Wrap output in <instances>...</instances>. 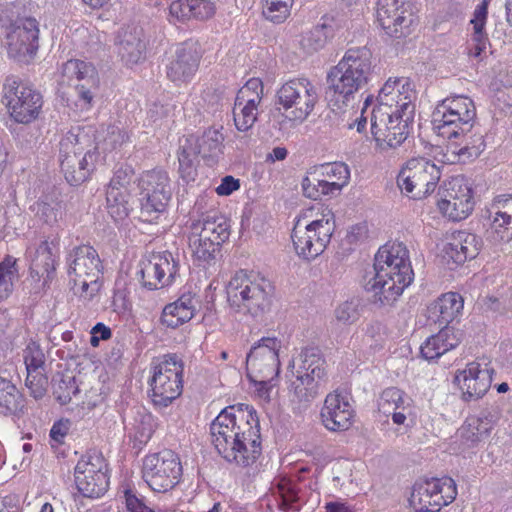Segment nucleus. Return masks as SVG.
<instances>
[{"label":"nucleus","instance_id":"4d7b16f0","mask_svg":"<svg viewBox=\"0 0 512 512\" xmlns=\"http://www.w3.org/2000/svg\"><path fill=\"white\" fill-rule=\"evenodd\" d=\"M489 433L488 427L480 423L479 419H476L474 416L468 417L461 428V437L472 444L480 442Z\"/></svg>","mask_w":512,"mask_h":512},{"label":"nucleus","instance_id":"bb28decb","mask_svg":"<svg viewBox=\"0 0 512 512\" xmlns=\"http://www.w3.org/2000/svg\"><path fill=\"white\" fill-rule=\"evenodd\" d=\"M377 21L390 37H405L414 22L411 3L409 0H378Z\"/></svg>","mask_w":512,"mask_h":512},{"label":"nucleus","instance_id":"b1692460","mask_svg":"<svg viewBox=\"0 0 512 512\" xmlns=\"http://www.w3.org/2000/svg\"><path fill=\"white\" fill-rule=\"evenodd\" d=\"M74 476L77 489L84 497L98 498L108 489L106 463L100 455L82 456L74 469Z\"/></svg>","mask_w":512,"mask_h":512},{"label":"nucleus","instance_id":"6e6d98bb","mask_svg":"<svg viewBox=\"0 0 512 512\" xmlns=\"http://www.w3.org/2000/svg\"><path fill=\"white\" fill-rule=\"evenodd\" d=\"M127 141H129V135L124 129L110 125L96 147L97 149L101 148L104 152L113 151L119 149Z\"/></svg>","mask_w":512,"mask_h":512},{"label":"nucleus","instance_id":"79ce46f5","mask_svg":"<svg viewBox=\"0 0 512 512\" xmlns=\"http://www.w3.org/2000/svg\"><path fill=\"white\" fill-rule=\"evenodd\" d=\"M22 407L23 397L16 385L9 377L0 375V414H15Z\"/></svg>","mask_w":512,"mask_h":512},{"label":"nucleus","instance_id":"cd10ccee","mask_svg":"<svg viewBox=\"0 0 512 512\" xmlns=\"http://www.w3.org/2000/svg\"><path fill=\"white\" fill-rule=\"evenodd\" d=\"M320 415L328 430L346 431L353 423L354 410L346 396L334 391L326 396Z\"/></svg>","mask_w":512,"mask_h":512},{"label":"nucleus","instance_id":"aec40b11","mask_svg":"<svg viewBox=\"0 0 512 512\" xmlns=\"http://www.w3.org/2000/svg\"><path fill=\"white\" fill-rule=\"evenodd\" d=\"M416 97L414 86L408 78H389L379 91L375 110L392 111L393 114L413 119Z\"/></svg>","mask_w":512,"mask_h":512},{"label":"nucleus","instance_id":"680f3d73","mask_svg":"<svg viewBox=\"0 0 512 512\" xmlns=\"http://www.w3.org/2000/svg\"><path fill=\"white\" fill-rule=\"evenodd\" d=\"M133 178L134 172L130 167H120L114 172L108 188L130 191Z\"/></svg>","mask_w":512,"mask_h":512},{"label":"nucleus","instance_id":"0eeeda50","mask_svg":"<svg viewBox=\"0 0 512 512\" xmlns=\"http://www.w3.org/2000/svg\"><path fill=\"white\" fill-rule=\"evenodd\" d=\"M67 275L72 291L83 301H91L101 288L102 263L97 251L89 245L73 248L66 257Z\"/></svg>","mask_w":512,"mask_h":512},{"label":"nucleus","instance_id":"c85d7f7f","mask_svg":"<svg viewBox=\"0 0 512 512\" xmlns=\"http://www.w3.org/2000/svg\"><path fill=\"white\" fill-rule=\"evenodd\" d=\"M147 42L144 30L138 26L122 28L117 37V50L121 60L132 66L145 60Z\"/></svg>","mask_w":512,"mask_h":512},{"label":"nucleus","instance_id":"09e8293b","mask_svg":"<svg viewBox=\"0 0 512 512\" xmlns=\"http://www.w3.org/2000/svg\"><path fill=\"white\" fill-rule=\"evenodd\" d=\"M79 392L80 390L73 376L58 375L53 379V394L61 405L70 403Z\"/></svg>","mask_w":512,"mask_h":512},{"label":"nucleus","instance_id":"dca6fc26","mask_svg":"<svg viewBox=\"0 0 512 512\" xmlns=\"http://www.w3.org/2000/svg\"><path fill=\"white\" fill-rule=\"evenodd\" d=\"M439 168L430 160L419 157L408 160L397 176L402 192L421 199L432 193L440 179Z\"/></svg>","mask_w":512,"mask_h":512},{"label":"nucleus","instance_id":"1a4fd4ad","mask_svg":"<svg viewBox=\"0 0 512 512\" xmlns=\"http://www.w3.org/2000/svg\"><path fill=\"white\" fill-rule=\"evenodd\" d=\"M319 100L316 86L307 78L291 79L277 90L275 109L287 121L303 123Z\"/></svg>","mask_w":512,"mask_h":512},{"label":"nucleus","instance_id":"ddd939ff","mask_svg":"<svg viewBox=\"0 0 512 512\" xmlns=\"http://www.w3.org/2000/svg\"><path fill=\"white\" fill-rule=\"evenodd\" d=\"M183 371V363L176 354L163 356L153 367L150 396L154 405L167 407L181 395Z\"/></svg>","mask_w":512,"mask_h":512},{"label":"nucleus","instance_id":"20e7f679","mask_svg":"<svg viewBox=\"0 0 512 512\" xmlns=\"http://www.w3.org/2000/svg\"><path fill=\"white\" fill-rule=\"evenodd\" d=\"M9 4L0 8V28L3 46L9 58L20 64H29L39 49V22L31 16H19Z\"/></svg>","mask_w":512,"mask_h":512},{"label":"nucleus","instance_id":"e433bc0d","mask_svg":"<svg viewBox=\"0 0 512 512\" xmlns=\"http://www.w3.org/2000/svg\"><path fill=\"white\" fill-rule=\"evenodd\" d=\"M463 303L460 294L456 292L445 293L429 306V317L440 324H448L460 314Z\"/></svg>","mask_w":512,"mask_h":512},{"label":"nucleus","instance_id":"774afa93","mask_svg":"<svg viewBox=\"0 0 512 512\" xmlns=\"http://www.w3.org/2000/svg\"><path fill=\"white\" fill-rule=\"evenodd\" d=\"M240 187L239 180L232 176H225L221 184L216 188V192L221 196H228Z\"/></svg>","mask_w":512,"mask_h":512},{"label":"nucleus","instance_id":"4be33fe9","mask_svg":"<svg viewBox=\"0 0 512 512\" xmlns=\"http://www.w3.org/2000/svg\"><path fill=\"white\" fill-rule=\"evenodd\" d=\"M179 272V260L169 251L154 253L139 263L137 275L143 287L149 290L171 285Z\"/></svg>","mask_w":512,"mask_h":512},{"label":"nucleus","instance_id":"412c9836","mask_svg":"<svg viewBox=\"0 0 512 512\" xmlns=\"http://www.w3.org/2000/svg\"><path fill=\"white\" fill-rule=\"evenodd\" d=\"M413 119L393 114L392 111L373 109L371 113V133L381 150L395 149L407 138L408 127Z\"/></svg>","mask_w":512,"mask_h":512},{"label":"nucleus","instance_id":"3c124183","mask_svg":"<svg viewBox=\"0 0 512 512\" xmlns=\"http://www.w3.org/2000/svg\"><path fill=\"white\" fill-rule=\"evenodd\" d=\"M17 276V260L8 255L0 263V301L8 298L12 293L13 281Z\"/></svg>","mask_w":512,"mask_h":512},{"label":"nucleus","instance_id":"473e14b6","mask_svg":"<svg viewBox=\"0 0 512 512\" xmlns=\"http://www.w3.org/2000/svg\"><path fill=\"white\" fill-rule=\"evenodd\" d=\"M199 303L195 294L183 293L176 301L163 308L160 318L162 325L175 329L189 322L195 316Z\"/></svg>","mask_w":512,"mask_h":512},{"label":"nucleus","instance_id":"864d4df0","mask_svg":"<svg viewBox=\"0 0 512 512\" xmlns=\"http://www.w3.org/2000/svg\"><path fill=\"white\" fill-rule=\"evenodd\" d=\"M258 116V106L253 103L245 104L235 101L233 117L236 128L239 131H248L254 125Z\"/></svg>","mask_w":512,"mask_h":512},{"label":"nucleus","instance_id":"8fccbe9b","mask_svg":"<svg viewBox=\"0 0 512 512\" xmlns=\"http://www.w3.org/2000/svg\"><path fill=\"white\" fill-rule=\"evenodd\" d=\"M294 0H263L262 14L272 23H283L290 15Z\"/></svg>","mask_w":512,"mask_h":512},{"label":"nucleus","instance_id":"58836bf2","mask_svg":"<svg viewBox=\"0 0 512 512\" xmlns=\"http://www.w3.org/2000/svg\"><path fill=\"white\" fill-rule=\"evenodd\" d=\"M55 272V259L48 241H42L35 249L31 259L30 273L32 277L48 281Z\"/></svg>","mask_w":512,"mask_h":512},{"label":"nucleus","instance_id":"0e129e2a","mask_svg":"<svg viewBox=\"0 0 512 512\" xmlns=\"http://www.w3.org/2000/svg\"><path fill=\"white\" fill-rule=\"evenodd\" d=\"M474 417L479 419L480 423L484 424L486 427H488V430L491 431L499 418V413L495 407L490 406L483 408L479 415Z\"/></svg>","mask_w":512,"mask_h":512},{"label":"nucleus","instance_id":"2f4dec72","mask_svg":"<svg viewBox=\"0 0 512 512\" xmlns=\"http://www.w3.org/2000/svg\"><path fill=\"white\" fill-rule=\"evenodd\" d=\"M229 228L226 218L218 211L211 210L201 213L197 219H192L190 232L203 238H211L221 246L230 236Z\"/></svg>","mask_w":512,"mask_h":512},{"label":"nucleus","instance_id":"423d86ee","mask_svg":"<svg viewBox=\"0 0 512 512\" xmlns=\"http://www.w3.org/2000/svg\"><path fill=\"white\" fill-rule=\"evenodd\" d=\"M373 72L372 53L366 47L348 49L327 75L328 88L348 101L369 82Z\"/></svg>","mask_w":512,"mask_h":512},{"label":"nucleus","instance_id":"c9c22d12","mask_svg":"<svg viewBox=\"0 0 512 512\" xmlns=\"http://www.w3.org/2000/svg\"><path fill=\"white\" fill-rule=\"evenodd\" d=\"M378 410L385 416H392L394 424L402 425L406 421V412L409 410V403L405 393L396 388L389 387L382 391L378 398Z\"/></svg>","mask_w":512,"mask_h":512},{"label":"nucleus","instance_id":"bf43d9fd","mask_svg":"<svg viewBox=\"0 0 512 512\" xmlns=\"http://www.w3.org/2000/svg\"><path fill=\"white\" fill-rule=\"evenodd\" d=\"M337 321L343 324H352L360 317L359 301L357 299L347 300L341 303L334 311Z\"/></svg>","mask_w":512,"mask_h":512},{"label":"nucleus","instance_id":"2eb2a0df","mask_svg":"<svg viewBox=\"0 0 512 512\" xmlns=\"http://www.w3.org/2000/svg\"><path fill=\"white\" fill-rule=\"evenodd\" d=\"M142 472L153 491L165 493L180 482L182 465L176 453L163 450L145 457Z\"/></svg>","mask_w":512,"mask_h":512},{"label":"nucleus","instance_id":"f257e3e1","mask_svg":"<svg viewBox=\"0 0 512 512\" xmlns=\"http://www.w3.org/2000/svg\"><path fill=\"white\" fill-rule=\"evenodd\" d=\"M476 107L472 99L463 95L440 101L432 112L433 130L448 139L447 160L450 163H469L485 149L482 131L475 127Z\"/></svg>","mask_w":512,"mask_h":512},{"label":"nucleus","instance_id":"a19ab883","mask_svg":"<svg viewBox=\"0 0 512 512\" xmlns=\"http://www.w3.org/2000/svg\"><path fill=\"white\" fill-rule=\"evenodd\" d=\"M37 218L43 224L50 227L56 225L63 217L62 202L51 196H44L30 207Z\"/></svg>","mask_w":512,"mask_h":512},{"label":"nucleus","instance_id":"5701e85b","mask_svg":"<svg viewBox=\"0 0 512 512\" xmlns=\"http://www.w3.org/2000/svg\"><path fill=\"white\" fill-rule=\"evenodd\" d=\"M494 368L488 358H480L466 365L465 369L458 370L454 382L462 392V399L466 402L482 398L489 390Z\"/></svg>","mask_w":512,"mask_h":512},{"label":"nucleus","instance_id":"9b49d317","mask_svg":"<svg viewBox=\"0 0 512 512\" xmlns=\"http://www.w3.org/2000/svg\"><path fill=\"white\" fill-rule=\"evenodd\" d=\"M334 230L335 219L331 210L324 212L320 219L307 224L297 221L291 233L296 254L303 260H314L325 251Z\"/></svg>","mask_w":512,"mask_h":512},{"label":"nucleus","instance_id":"052dcab7","mask_svg":"<svg viewBox=\"0 0 512 512\" xmlns=\"http://www.w3.org/2000/svg\"><path fill=\"white\" fill-rule=\"evenodd\" d=\"M48 380L39 371L27 372L26 386L35 399H41L47 391Z\"/></svg>","mask_w":512,"mask_h":512},{"label":"nucleus","instance_id":"4468645a","mask_svg":"<svg viewBox=\"0 0 512 512\" xmlns=\"http://www.w3.org/2000/svg\"><path fill=\"white\" fill-rule=\"evenodd\" d=\"M3 102L10 116L22 124L37 119L43 105L40 92L14 76L7 77L3 84Z\"/></svg>","mask_w":512,"mask_h":512},{"label":"nucleus","instance_id":"603ef678","mask_svg":"<svg viewBox=\"0 0 512 512\" xmlns=\"http://www.w3.org/2000/svg\"><path fill=\"white\" fill-rule=\"evenodd\" d=\"M302 190L306 197L318 200L322 196H332L326 181L321 177L317 169L309 173L302 181Z\"/></svg>","mask_w":512,"mask_h":512},{"label":"nucleus","instance_id":"f3484780","mask_svg":"<svg viewBox=\"0 0 512 512\" xmlns=\"http://www.w3.org/2000/svg\"><path fill=\"white\" fill-rule=\"evenodd\" d=\"M138 186L141 218L146 222H152L164 212L171 198L168 175L160 170L147 171L141 175Z\"/></svg>","mask_w":512,"mask_h":512},{"label":"nucleus","instance_id":"de8ad7c7","mask_svg":"<svg viewBox=\"0 0 512 512\" xmlns=\"http://www.w3.org/2000/svg\"><path fill=\"white\" fill-rule=\"evenodd\" d=\"M274 497L278 508L283 512H299V497L295 488L286 481L280 482L275 490Z\"/></svg>","mask_w":512,"mask_h":512},{"label":"nucleus","instance_id":"7ed1b4c3","mask_svg":"<svg viewBox=\"0 0 512 512\" xmlns=\"http://www.w3.org/2000/svg\"><path fill=\"white\" fill-rule=\"evenodd\" d=\"M414 279L409 251L398 242L381 246L374 258L373 271L364 276V289L372 301L391 305Z\"/></svg>","mask_w":512,"mask_h":512},{"label":"nucleus","instance_id":"49530a36","mask_svg":"<svg viewBox=\"0 0 512 512\" xmlns=\"http://www.w3.org/2000/svg\"><path fill=\"white\" fill-rule=\"evenodd\" d=\"M333 28L325 21L313 27L301 39L300 44L308 53L322 49L329 37L332 36Z\"/></svg>","mask_w":512,"mask_h":512},{"label":"nucleus","instance_id":"6e6552de","mask_svg":"<svg viewBox=\"0 0 512 512\" xmlns=\"http://www.w3.org/2000/svg\"><path fill=\"white\" fill-rule=\"evenodd\" d=\"M288 369L295 380L291 387L299 401L310 402L327 380L326 362L318 348H305L290 361Z\"/></svg>","mask_w":512,"mask_h":512},{"label":"nucleus","instance_id":"c756f323","mask_svg":"<svg viewBox=\"0 0 512 512\" xmlns=\"http://www.w3.org/2000/svg\"><path fill=\"white\" fill-rule=\"evenodd\" d=\"M482 239L467 231H457L452 234L444 248V257L455 264H463L474 259L481 250Z\"/></svg>","mask_w":512,"mask_h":512},{"label":"nucleus","instance_id":"72a5a7b5","mask_svg":"<svg viewBox=\"0 0 512 512\" xmlns=\"http://www.w3.org/2000/svg\"><path fill=\"white\" fill-rule=\"evenodd\" d=\"M462 333L453 327L446 326L437 334L426 339L421 345L420 352L424 359L432 361L456 348L461 342Z\"/></svg>","mask_w":512,"mask_h":512},{"label":"nucleus","instance_id":"a211bd4d","mask_svg":"<svg viewBox=\"0 0 512 512\" xmlns=\"http://www.w3.org/2000/svg\"><path fill=\"white\" fill-rule=\"evenodd\" d=\"M456 495V484L452 478H432L415 483L409 502L415 512H438L452 503Z\"/></svg>","mask_w":512,"mask_h":512},{"label":"nucleus","instance_id":"f03ea898","mask_svg":"<svg viewBox=\"0 0 512 512\" xmlns=\"http://www.w3.org/2000/svg\"><path fill=\"white\" fill-rule=\"evenodd\" d=\"M211 441L227 462L248 467L261 455L259 421L248 406L223 409L210 425Z\"/></svg>","mask_w":512,"mask_h":512},{"label":"nucleus","instance_id":"ea45409f","mask_svg":"<svg viewBox=\"0 0 512 512\" xmlns=\"http://www.w3.org/2000/svg\"><path fill=\"white\" fill-rule=\"evenodd\" d=\"M62 74L69 80L87 83L90 86H99V77L96 68L90 62L79 59H70L62 66Z\"/></svg>","mask_w":512,"mask_h":512},{"label":"nucleus","instance_id":"69168bd1","mask_svg":"<svg viewBox=\"0 0 512 512\" xmlns=\"http://www.w3.org/2000/svg\"><path fill=\"white\" fill-rule=\"evenodd\" d=\"M125 502L127 509L130 512H151L152 509L147 507L142 500L136 497L131 490H125L124 492Z\"/></svg>","mask_w":512,"mask_h":512},{"label":"nucleus","instance_id":"f8f14e48","mask_svg":"<svg viewBox=\"0 0 512 512\" xmlns=\"http://www.w3.org/2000/svg\"><path fill=\"white\" fill-rule=\"evenodd\" d=\"M224 136L214 128L207 129L201 137L190 135L180 140L178 151L179 172L183 180L192 181L196 176V160L201 155L214 162L223 153Z\"/></svg>","mask_w":512,"mask_h":512},{"label":"nucleus","instance_id":"a878e982","mask_svg":"<svg viewBox=\"0 0 512 512\" xmlns=\"http://www.w3.org/2000/svg\"><path fill=\"white\" fill-rule=\"evenodd\" d=\"M442 213L453 221L468 217L474 207L473 191L469 179L462 175L452 177L446 184L438 203Z\"/></svg>","mask_w":512,"mask_h":512},{"label":"nucleus","instance_id":"7c9ffc66","mask_svg":"<svg viewBox=\"0 0 512 512\" xmlns=\"http://www.w3.org/2000/svg\"><path fill=\"white\" fill-rule=\"evenodd\" d=\"M492 208L494 216L487 239L493 244L508 243L512 239V196L497 198Z\"/></svg>","mask_w":512,"mask_h":512},{"label":"nucleus","instance_id":"e2e57ef3","mask_svg":"<svg viewBox=\"0 0 512 512\" xmlns=\"http://www.w3.org/2000/svg\"><path fill=\"white\" fill-rule=\"evenodd\" d=\"M69 429V420H59L53 424L50 430V437L56 443L62 444L64 442V438L68 434Z\"/></svg>","mask_w":512,"mask_h":512},{"label":"nucleus","instance_id":"13d9d810","mask_svg":"<svg viewBox=\"0 0 512 512\" xmlns=\"http://www.w3.org/2000/svg\"><path fill=\"white\" fill-rule=\"evenodd\" d=\"M23 358L27 372H37L45 363V355L40 345L32 339L23 351Z\"/></svg>","mask_w":512,"mask_h":512},{"label":"nucleus","instance_id":"f704fd0d","mask_svg":"<svg viewBox=\"0 0 512 512\" xmlns=\"http://www.w3.org/2000/svg\"><path fill=\"white\" fill-rule=\"evenodd\" d=\"M215 13V5L210 0H175L169 6V15L177 21L191 19L206 20Z\"/></svg>","mask_w":512,"mask_h":512},{"label":"nucleus","instance_id":"393cba45","mask_svg":"<svg viewBox=\"0 0 512 512\" xmlns=\"http://www.w3.org/2000/svg\"><path fill=\"white\" fill-rule=\"evenodd\" d=\"M202 58L201 45L189 39L180 43L166 65V76L177 86L189 83L198 71Z\"/></svg>","mask_w":512,"mask_h":512},{"label":"nucleus","instance_id":"c03bdc74","mask_svg":"<svg viewBox=\"0 0 512 512\" xmlns=\"http://www.w3.org/2000/svg\"><path fill=\"white\" fill-rule=\"evenodd\" d=\"M189 249L192 256L199 264H210L216 259L220 251V245L216 244L211 238H203L192 232H189Z\"/></svg>","mask_w":512,"mask_h":512},{"label":"nucleus","instance_id":"338daca9","mask_svg":"<svg viewBox=\"0 0 512 512\" xmlns=\"http://www.w3.org/2000/svg\"><path fill=\"white\" fill-rule=\"evenodd\" d=\"M97 88H98V86H90L86 82L78 83L76 85L75 89H76L78 98H79V100H81L83 102L84 106L91 105L94 95H95V91L97 90Z\"/></svg>","mask_w":512,"mask_h":512},{"label":"nucleus","instance_id":"9d476101","mask_svg":"<svg viewBox=\"0 0 512 512\" xmlns=\"http://www.w3.org/2000/svg\"><path fill=\"white\" fill-rule=\"evenodd\" d=\"M89 138L85 134L68 132L59 143V159L67 182L73 186L83 183L95 167L97 147L86 150Z\"/></svg>","mask_w":512,"mask_h":512},{"label":"nucleus","instance_id":"a18cd8bd","mask_svg":"<svg viewBox=\"0 0 512 512\" xmlns=\"http://www.w3.org/2000/svg\"><path fill=\"white\" fill-rule=\"evenodd\" d=\"M130 198V191L119 190V188H107V208L109 214L115 221L124 220L129 215V212L132 209L130 205Z\"/></svg>","mask_w":512,"mask_h":512},{"label":"nucleus","instance_id":"39448f33","mask_svg":"<svg viewBox=\"0 0 512 512\" xmlns=\"http://www.w3.org/2000/svg\"><path fill=\"white\" fill-rule=\"evenodd\" d=\"M273 288L269 280L246 270H240L226 286L227 302L236 313L258 317L272 303Z\"/></svg>","mask_w":512,"mask_h":512},{"label":"nucleus","instance_id":"6ab92c4d","mask_svg":"<svg viewBox=\"0 0 512 512\" xmlns=\"http://www.w3.org/2000/svg\"><path fill=\"white\" fill-rule=\"evenodd\" d=\"M281 341L276 337H263L255 343L246 357L247 376L251 381L266 383L280 371L279 349Z\"/></svg>","mask_w":512,"mask_h":512},{"label":"nucleus","instance_id":"4c0bfd02","mask_svg":"<svg viewBox=\"0 0 512 512\" xmlns=\"http://www.w3.org/2000/svg\"><path fill=\"white\" fill-rule=\"evenodd\" d=\"M489 0H482L474 10L473 18L470 23L473 25L472 41L473 45L469 48L468 54L471 57L479 58L485 52L488 44L487 34L484 31Z\"/></svg>","mask_w":512,"mask_h":512},{"label":"nucleus","instance_id":"5fc2aeb1","mask_svg":"<svg viewBox=\"0 0 512 512\" xmlns=\"http://www.w3.org/2000/svg\"><path fill=\"white\" fill-rule=\"evenodd\" d=\"M263 90L262 81L259 78H251L239 89L235 101L245 104L253 103L254 106L259 107L263 98Z\"/></svg>","mask_w":512,"mask_h":512},{"label":"nucleus","instance_id":"37998d69","mask_svg":"<svg viewBox=\"0 0 512 512\" xmlns=\"http://www.w3.org/2000/svg\"><path fill=\"white\" fill-rule=\"evenodd\" d=\"M321 177L329 185L332 194H338L347 185L350 178V170L343 162L326 163L317 168Z\"/></svg>","mask_w":512,"mask_h":512}]
</instances>
